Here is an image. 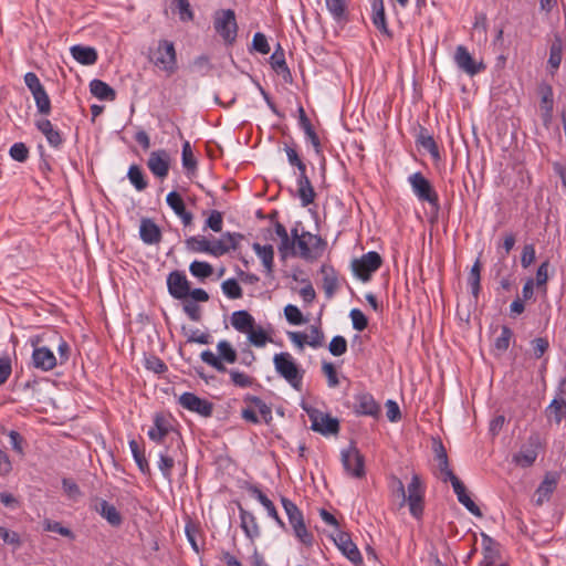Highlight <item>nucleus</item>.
Listing matches in <instances>:
<instances>
[{
    "instance_id": "f257e3e1",
    "label": "nucleus",
    "mask_w": 566,
    "mask_h": 566,
    "mask_svg": "<svg viewBox=\"0 0 566 566\" xmlns=\"http://www.w3.org/2000/svg\"><path fill=\"white\" fill-rule=\"evenodd\" d=\"M389 490L391 496L398 500V510L408 505L409 512L413 518H422L424 511L426 486L417 473L412 474L407 488L399 478L391 475L389 479Z\"/></svg>"
},
{
    "instance_id": "f03ea898",
    "label": "nucleus",
    "mask_w": 566,
    "mask_h": 566,
    "mask_svg": "<svg viewBox=\"0 0 566 566\" xmlns=\"http://www.w3.org/2000/svg\"><path fill=\"white\" fill-rule=\"evenodd\" d=\"M281 503L287 515L289 523L293 528L295 537L305 546H312L314 543V535L306 528L301 510L287 497L282 496Z\"/></svg>"
},
{
    "instance_id": "7ed1b4c3",
    "label": "nucleus",
    "mask_w": 566,
    "mask_h": 566,
    "mask_svg": "<svg viewBox=\"0 0 566 566\" xmlns=\"http://www.w3.org/2000/svg\"><path fill=\"white\" fill-rule=\"evenodd\" d=\"M214 31L226 44H233L238 35L235 13L232 9L218 10L213 14Z\"/></svg>"
},
{
    "instance_id": "20e7f679",
    "label": "nucleus",
    "mask_w": 566,
    "mask_h": 566,
    "mask_svg": "<svg viewBox=\"0 0 566 566\" xmlns=\"http://www.w3.org/2000/svg\"><path fill=\"white\" fill-rule=\"evenodd\" d=\"M276 373L284 378L293 388L300 389L303 379V371L300 370L290 353H279L273 357Z\"/></svg>"
},
{
    "instance_id": "39448f33",
    "label": "nucleus",
    "mask_w": 566,
    "mask_h": 566,
    "mask_svg": "<svg viewBox=\"0 0 566 566\" xmlns=\"http://www.w3.org/2000/svg\"><path fill=\"white\" fill-rule=\"evenodd\" d=\"M151 61L167 74L175 73L177 70V55L174 43L168 40H160L153 53Z\"/></svg>"
},
{
    "instance_id": "423d86ee",
    "label": "nucleus",
    "mask_w": 566,
    "mask_h": 566,
    "mask_svg": "<svg viewBox=\"0 0 566 566\" xmlns=\"http://www.w3.org/2000/svg\"><path fill=\"white\" fill-rule=\"evenodd\" d=\"M408 181L413 193L420 201L428 202L436 210L439 209V197L430 181L421 174L415 172L409 176Z\"/></svg>"
},
{
    "instance_id": "0eeeda50",
    "label": "nucleus",
    "mask_w": 566,
    "mask_h": 566,
    "mask_svg": "<svg viewBox=\"0 0 566 566\" xmlns=\"http://www.w3.org/2000/svg\"><path fill=\"white\" fill-rule=\"evenodd\" d=\"M311 420V429L323 436L337 434L339 431V421L328 413H324L315 408H305Z\"/></svg>"
},
{
    "instance_id": "6e6552de",
    "label": "nucleus",
    "mask_w": 566,
    "mask_h": 566,
    "mask_svg": "<svg viewBox=\"0 0 566 566\" xmlns=\"http://www.w3.org/2000/svg\"><path fill=\"white\" fill-rule=\"evenodd\" d=\"M340 460L347 474L356 479L365 476L364 455L353 443L347 449L342 450Z\"/></svg>"
},
{
    "instance_id": "1a4fd4ad",
    "label": "nucleus",
    "mask_w": 566,
    "mask_h": 566,
    "mask_svg": "<svg viewBox=\"0 0 566 566\" xmlns=\"http://www.w3.org/2000/svg\"><path fill=\"white\" fill-rule=\"evenodd\" d=\"M382 260L379 253L370 251L352 263L353 272L363 282L370 280L371 274L381 266Z\"/></svg>"
},
{
    "instance_id": "9d476101",
    "label": "nucleus",
    "mask_w": 566,
    "mask_h": 566,
    "mask_svg": "<svg viewBox=\"0 0 566 566\" xmlns=\"http://www.w3.org/2000/svg\"><path fill=\"white\" fill-rule=\"evenodd\" d=\"M300 249V256L305 260L315 259L321 255L324 250V240L316 234L304 231L300 238H297L296 244Z\"/></svg>"
},
{
    "instance_id": "9b49d317",
    "label": "nucleus",
    "mask_w": 566,
    "mask_h": 566,
    "mask_svg": "<svg viewBox=\"0 0 566 566\" xmlns=\"http://www.w3.org/2000/svg\"><path fill=\"white\" fill-rule=\"evenodd\" d=\"M352 408L357 416H367L375 419L379 418L381 411L374 396L367 391H359L353 396Z\"/></svg>"
},
{
    "instance_id": "f8f14e48",
    "label": "nucleus",
    "mask_w": 566,
    "mask_h": 566,
    "mask_svg": "<svg viewBox=\"0 0 566 566\" xmlns=\"http://www.w3.org/2000/svg\"><path fill=\"white\" fill-rule=\"evenodd\" d=\"M178 403L182 408H185L191 412H196L206 418L211 417V415L213 412V403L212 402H210L207 399H202L192 392H184L178 398Z\"/></svg>"
},
{
    "instance_id": "ddd939ff",
    "label": "nucleus",
    "mask_w": 566,
    "mask_h": 566,
    "mask_svg": "<svg viewBox=\"0 0 566 566\" xmlns=\"http://www.w3.org/2000/svg\"><path fill=\"white\" fill-rule=\"evenodd\" d=\"M169 294L176 300H184L189 296L190 283L181 271H172L167 277Z\"/></svg>"
},
{
    "instance_id": "4468645a",
    "label": "nucleus",
    "mask_w": 566,
    "mask_h": 566,
    "mask_svg": "<svg viewBox=\"0 0 566 566\" xmlns=\"http://www.w3.org/2000/svg\"><path fill=\"white\" fill-rule=\"evenodd\" d=\"M147 167L157 178H166L170 167L169 154L165 149L151 151L147 160Z\"/></svg>"
},
{
    "instance_id": "2eb2a0df",
    "label": "nucleus",
    "mask_w": 566,
    "mask_h": 566,
    "mask_svg": "<svg viewBox=\"0 0 566 566\" xmlns=\"http://www.w3.org/2000/svg\"><path fill=\"white\" fill-rule=\"evenodd\" d=\"M335 545L338 549L355 565L363 563V557L356 544L352 541L350 535L346 532L339 531L333 537Z\"/></svg>"
},
{
    "instance_id": "dca6fc26",
    "label": "nucleus",
    "mask_w": 566,
    "mask_h": 566,
    "mask_svg": "<svg viewBox=\"0 0 566 566\" xmlns=\"http://www.w3.org/2000/svg\"><path fill=\"white\" fill-rule=\"evenodd\" d=\"M454 62L461 71L471 76L480 73L484 69L482 63H476L473 60L472 55L464 45L457 46L454 53Z\"/></svg>"
},
{
    "instance_id": "f3484780",
    "label": "nucleus",
    "mask_w": 566,
    "mask_h": 566,
    "mask_svg": "<svg viewBox=\"0 0 566 566\" xmlns=\"http://www.w3.org/2000/svg\"><path fill=\"white\" fill-rule=\"evenodd\" d=\"M538 446V438L531 437L528 439V444L522 447L521 450L516 454H514L513 461L522 468L531 467L537 458Z\"/></svg>"
},
{
    "instance_id": "a211bd4d",
    "label": "nucleus",
    "mask_w": 566,
    "mask_h": 566,
    "mask_svg": "<svg viewBox=\"0 0 566 566\" xmlns=\"http://www.w3.org/2000/svg\"><path fill=\"white\" fill-rule=\"evenodd\" d=\"M32 363L35 368L49 371L56 366L57 358L48 347H35L32 353Z\"/></svg>"
},
{
    "instance_id": "6ab92c4d",
    "label": "nucleus",
    "mask_w": 566,
    "mask_h": 566,
    "mask_svg": "<svg viewBox=\"0 0 566 566\" xmlns=\"http://www.w3.org/2000/svg\"><path fill=\"white\" fill-rule=\"evenodd\" d=\"M371 21L375 28L388 38L392 36L387 24L384 0H370Z\"/></svg>"
},
{
    "instance_id": "aec40b11",
    "label": "nucleus",
    "mask_w": 566,
    "mask_h": 566,
    "mask_svg": "<svg viewBox=\"0 0 566 566\" xmlns=\"http://www.w3.org/2000/svg\"><path fill=\"white\" fill-rule=\"evenodd\" d=\"M483 566H496L501 562L500 545L492 537L482 534Z\"/></svg>"
},
{
    "instance_id": "412c9836",
    "label": "nucleus",
    "mask_w": 566,
    "mask_h": 566,
    "mask_svg": "<svg viewBox=\"0 0 566 566\" xmlns=\"http://www.w3.org/2000/svg\"><path fill=\"white\" fill-rule=\"evenodd\" d=\"M139 235L146 244H158L163 237L159 227L148 218L142 219Z\"/></svg>"
},
{
    "instance_id": "4be33fe9",
    "label": "nucleus",
    "mask_w": 566,
    "mask_h": 566,
    "mask_svg": "<svg viewBox=\"0 0 566 566\" xmlns=\"http://www.w3.org/2000/svg\"><path fill=\"white\" fill-rule=\"evenodd\" d=\"M242 238V234L235 232L223 233L220 239L213 241L216 256H221L227 254L230 250H235Z\"/></svg>"
},
{
    "instance_id": "5701e85b",
    "label": "nucleus",
    "mask_w": 566,
    "mask_h": 566,
    "mask_svg": "<svg viewBox=\"0 0 566 566\" xmlns=\"http://www.w3.org/2000/svg\"><path fill=\"white\" fill-rule=\"evenodd\" d=\"M433 452H434V459L438 462V468L440 471V479L443 482H448V473L453 472V471L450 469L447 450L440 439L433 440Z\"/></svg>"
},
{
    "instance_id": "b1692460",
    "label": "nucleus",
    "mask_w": 566,
    "mask_h": 566,
    "mask_svg": "<svg viewBox=\"0 0 566 566\" xmlns=\"http://www.w3.org/2000/svg\"><path fill=\"white\" fill-rule=\"evenodd\" d=\"M169 433L170 426L168 421L163 415L156 413L154 418V426L149 428L147 433L149 439L154 442L161 443Z\"/></svg>"
},
{
    "instance_id": "393cba45",
    "label": "nucleus",
    "mask_w": 566,
    "mask_h": 566,
    "mask_svg": "<svg viewBox=\"0 0 566 566\" xmlns=\"http://www.w3.org/2000/svg\"><path fill=\"white\" fill-rule=\"evenodd\" d=\"M325 4L336 22H347L349 20V0H325Z\"/></svg>"
},
{
    "instance_id": "a878e982",
    "label": "nucleus",
    "mask_w": 566,
    "mask_h": 566,
    "mask_svg": "<svg viewBox=\"0 0 566 566\" xmlns=\"http://www.w3.org/2000/svg\"><path fill=\"white\" fill-rule=\"evenodd\" d=\"M270 62L272 65V69L283 76V80L286 83L292 82V74L290 72V69L286 64L284 51L282 50L281 45L279 44L276 50L273 52V54L270 57Z\"/></svg>"
},
{
    "instance_id": "bb28decb",
    "label": "nucleus",
    "mask_w": 566,
    "mask_h": 566,
    "mask_svg": "<svg viewBox=\"0 0 566 566\" xmlns=\"http://www.w3.org/2000/svg\"><path fill=\"white\" fill-rule=\"evenodd\" d=\"M70 51L73 59L83 65H92L97 61V52L92 46L76 44Z\"/></svg>"
},
{
    "instance_id": "cd10ccee",
    "label": "nucleus",
    "mask_w": 566,
    "mask_h": 566,
    "mask_svg": "<svg viewBox=\"0 0 566 566\" xmlns=\"http://www.w3.org/2000/svg\"><path fill=\"white\" fill-rule=\"evenodd\" d=\"M321 272L323 274V289L325 295L328 300H331L338 290L339 282L337 273L332 266L327 265H323Z\"/></svg>"
},
{
    "instance_id": "c85d7f7f",
    "label": "nucleus",
    "mask_w": 566,
    "mask_h": 566,
    "mask_svg": "<svg viewBox=\"0 0 566 566\" xmlns=\"http://www.w3.org/2000/svg\"><path fill=\"white\" fill-rule=\"evenodd\" d=\"M239 512H240L241 527L244 531L247 537H249L252 541L254 538L259 537L260 536V527L258 525L255 516L251 512L242 509L241 506L239 507Z\"/></svg>"
},
{
    "instance_id": "c756f323",
    "label": "nucleus",
    "mask_w": 566,
    "mask_h": 566,
    "mask_svg": "<svg viewBox=\"0 0 566 566\" xmlns=\"http://www.w3.org/2000/svg\"><path fill=\"white\" fill-rule=\"evenodd\" d=\"M297 193L301 199L302 206L307 207L314 202L316 193L311 184L308 176L297 177Z\"/></svg>"
},
{
    "instance_id": "7c9ffc66",
    "label": "nucleus",
    "mask_w": 566,
    "mask_h": 566,
    "mask_svg": "<svg viewBox=\"0 0 566 566\" xmlns=\"http://www.w3.org/2000/svg\"><path fill=\"white\" fill-rule=\"evenodd\" d=\"M231 325L238 332L247 334L255 325V321L248 311L241 310L232 313Z\"/></svg>"
},
{
    "instance_id": "2f4dec72",
    "label": "nucleus",
    "mask_w": 566,
    "mask_h": 566,
    "mask_svg": "<svg viewBox=\"0 0 566 566\" xmlns=\"http://www.w3.org/2000/svg\"><path fill=\"white\" fill-rule=\"evenodd\" d=\"M36 128L46 137L48 143L52 147H59L63 143V138L59 130L54 129L49 119H41L36 122Z\"/></svg>"
},
{
    "instance_id": "473e14b6",
    "label": "nucleus",
    "mask_w": 566,
    "mask_h": 566,
    "mask_svg": "<svg viewBox=\"0 0 566 566\" xmlns=\"http://www.w3.org/2000/svg\"><path fill=\"white\" fill-rule=\"evenodd\" d=\"M252 249L256 253V255L261 259L268 275H271L273 272L274 265V249L271 244L261 245L260 243H253Z\"/></svg>"
},
{
    "instance_id": "72a5a7b5",
    "label": "nucleus",
    "mask_w": 566,
    "mask_h": 566,
    "mask_svg": "<svg viewBox=\"0 0 566 566\" xmlns=\"http://www.w3.org/2000/svg\"><path fill=\"white\" fill-rule=\"evenodd\" d=\"M186 245L189 250L193 252L208 253L216 256L213 241L211 242L207 240L205 237H190L186 240Z\"/></svg>"
},
{
    "instance_id": "f704fd0d",
    "label": "nucleus",
    "mask_w": 566,
    "mask_h": 566,
    "mask_svg": "<svg viewBox=\"0 0 566 566\" xmlns=\"http://www.w3.org/2000/svg\"><path fill=\"white\" fill-rule=\"evenodd\" d=\"M417 143L423 149L428 150L429 154L431 155V157L434 160H439L440 159V153H439L438 145L434 142L433 137L428 133L427 129L421 128V130H420V133L418 135V138H417Z\"/></svg>"
},
{
    "instance_id": "c9c22d12",
    "label": "nucleus",
    "mask_w": 566,
    "mask_h": 566,
    "mask_svg": "<svg viewBox=\"0 0 566 566\" xmlns=\"http://www.w3.org/2000/svg\"><path fill=\"white\" fill-rule=\"evenodd\" d=\"M129 448H130V451L133 453V457H134V460L138 467V469L140 470L142 473L144 474H150V467H149V463L145 457V452L144 450H142L139 448V444L137 443V441L135 440H132L129 441Z\"/></svg>"
},
{
    "instance_id": "e433bc0d",
    "label": "nucleus",
    "mask_w": 566,
    "mask_h": 566,
    "mask_svg": "<svg viewBox=\"0 0 566 566\" xmlns=\"http://www.w3.org/2000/svg\"><path fill=\"white\" fill-rule=\"evenodd\" d=\"M249 342L255 347H264L266 343L272 342V338L263 329L262 326H253L248 333Z\"/></svg>"
},
{
    "instance_id": "4c0bfd02",
    "label": "nucleus",
    "mask_w": 566,
    "mask_h": 566,
    "mask_svg": "<svg viewBox=\"0 0 566 566\" xmlns=\"http://www.w3.org/2000/svg\"><path fill=\"white\" fill-rule=\"evenodd\" d=\"M175 467V458L168 453V450L159 453V462L158 468L163 474V476L167 481H171V470Z\"/></svg>"
},
{
    "instance_id": "58836bf2",
    "label": "nucleus",
    "mask_w": 566,
    "mask_h": 566,
    "mask_svg": "<svg viewBox=\"0 0 566 566\" xmlns=\"http://www.w3.org/2000/svg\"><path fill=\"white\" fill-rule=\"evenodd\" d=\"M546 411L547 416L553 417L556 423H560L566 418V401L564 399H554Z\"/></svg>"
},
{
    "instance_id": "ea45409f",
    "label": "nucleus",
    "mask_w": 566,
    "mask_h": 566,
    "mask_svg": "<svg viewBox=\"0 0 566 566\" xmlns=\"http://www.w3.org/2000/svg\"><path fill=\"white\" fill-rule=\"evenodd\" d=\"M127 177L136 190L143 191L147 188V180L145 179L143 170L137 165L129 167Z\"/></svg>"
},
{
    "instance_id": "a19ab883",
    "label": "nucleus",
    "mask_w": 566,
    "mask_h": 566,
    "mask_svg": "<svg viewBox=\"0 0 566 566\" xmlns=\"http://www.w3.org/2000/svg\"><path fill=\"white\" fill-rule=\"evenodd\" d=\"M32 96L35 101L38 112L42 115H49L51 113V101L44 87L33 92Z\"/></svg>"
},
{
    "instance_id": "79ce46f5",
    "label": "nucleus",
    "mask_w": 566,
    "mask_h": 566,
    "mask_svg": "<svg viewBox=\"0 0 566 566\" xmlns=\"http://www.w3.org/2000/svg\"><path fill=\"white\" fill-rule=\"evenodd\" d=\"M189 271H190V273L193 276H196V277H198L200 280H205V279L209 277L210 275H212L213 268L208 262H205V261H193L189 265Z\"/></svg>"
},
{
    "instance_id": "37998d69",
    "label": "nucleus",
    "mask_w": 566,
    "mask_h": 566,
    "mask_svg": "<svg viewBox=\"0 0 566 566\" xmlns=\"http://www.w3.org/2000/svg\"><path fill=\"white\" fill-rule=\"evenodd\" d=\"M219 358L228 364H234L238 359L237 352L228 340H220L217 345Z\"/></svg>"
},
{
    "instance_id": "c03bdc74",
    "label": "nucleus",
    "mask_w": 566,
    "mask_h": 566,
    "mask_svg": "<svg viewBox=\"0 0 566 566\" xmlns=\"http://www.w3.org/2000/svg\"><path fill=\"white\" fill-rule=\"evenodd\" d=\"M562 41L559 38H555L549 49L548 65L552 72H555L562 63Z\"/></svg>"
},
{
    "instance_id": "a18cd8bd",
    "label": "nucleus",
    "mask_w": 566,
    "mask_h": 566,
    "mask_svg": "<svg viewBox=\"0 0 566 566\" xmlns=\"http://www.w3.org/2000/svg\"><path fill=\"white\" fill-rule=\"evenodd\" d=\"M127 510L124 509L123 502L117 505H108V525L118 527L122 525Z\"/></svg>"
},
{
    "instance_id": "49530a36",
    "label": "nucleus",
    "mask_w": 566,
    "mask_h": 566,
    "mask_svg": "<svg viewBox=\"0 0 566 566\" xmlns=\"http://www.w3.org/2000/svg\"><path fill=\"white\" fill-rule=\"evenodd\" d=\"M556 488V480L548 475L545 476L544 481L539 484L536 493L538 494L537 503L541 504L544 500H548L551 494Z\"/></svg>"
},
{
    "instance_id": "de8ad7c7",
    "label": "nucleus",
    "mask_w": 566,
    "mask_h": 566,
    "mask_svg": "<svg viewBox=\"0 0 566 566\" xmlns=\"http://www.w3.org/2000/svg\"><path fill=\"white\" fill-rule=\"evenodd\" d=\"M245 400L250 401L259 410L265 423H270L272 421V409L261 398L256 396H248Z\"/></svg>"
},
{
    "instance_id": "09e8293b",
    "label": "nucleus",
    "mask_w": 566,
    "mask_h": 566,
    "mask_svg": "<svg viewBox=\"0 0 566 566\" xmlns=\"http://www.w3.org/2000/svg\"><path fill=\"white\" fill-rule=\"evenodd\" d=\"M222 292L231 300L241 298L243 295L242 289L234 279H228L221 284Z\"/></svg>"
},
{
    "instance_id": "8fccbe9b",
    "label": "nucleus",
    "mask_w": 566,
    "mask_h": 566,
    "mask_svg": "<svg viewBox=\"0 0 566 566\" xmlns=\"http://www.w3.org/2000/svg\"><path fill=\"white\" fill-rule=\"evenodd\" d=\"M249 492L254 496L268 511L269 515H275V506L273 502L255 485L249 488Z\"/></svg>"
},
{
    "instance_id": "3c124183",
    "label": "nucleus",
    "mask_w": 566,
    "mask_h": 566,
    "mask_svg": "<svg viewBox=\"0 0 566 566\" xmlns=\"http://www.w3.org/2000/svg\"><path fill=\"white\" fill-rule=\"evenodd\" d=\"M172 6L181 21H191L193 12L188 0H172Z\"/></svg>"
},
{
    "instance_id": "603ef678",
    "label": "nucleus",
    "mask_w": 566,
    "mask_h": 566,
    "mask_svg": "<svg viewBox=\"0 0 566 566\" xmlns=\"http://www.w3.org/2000/svg\"><path fill=\"white\" fill-rule=\"evenodd\" d=\"M286 321L292 325H301L305 323L302 312L295 305L289 304L284 307Z\"/></svg>"
},
{
    "instance_id": "864d4df0",
    "label": "nucleus",
    "mask_w": 566,
    "mask_h": 566,
    "mask_svg": "<svg viewBox=\"0 0 566 566\" xmlns=\"http://www.w3.org/2000/svg\"><path fill=\"white\" fill-rule=\"evenodd\" d=\"M166 201H167V205L174 210V212L177 216H179L186 211L185 202L178 192H176V191L169 192L167 195Z\"/></svg>"
},
{
    "instance_id": "5fc2aeb1",
    "label": "nucleus",
    "mask_w": 566,
    "mask_h": 566,
    "mask_svg": "<svg viewBox=\"0 0 566 566\" xmlns=\"http://www.w3.org/2000/svg\"><path fill=\"white\" fill-rule=\"evenodd\" d=\"M229 374L231 377V381L237 387L248 388V387H251L253 384V378L242 371L231 369V370H229Z\"/></svg>"
},
{
    "instance_id": "6e6d98bb",
    "label": "nucleus",
    "mask_w": 566,
    "mask_h": 566,
    "mask_svg": "<svg viewBox=\"0 0 566 566\" xmlns=\"http://www.w3.org/2000/svg\"><path fill=\"white\" fill-rule=\"evenodd\" d=\"M328 349L333 356H342L347 350V340L340 335L334 336L329 343Z\"/></svg>"
},
{
    "instance_id": "4d7b16f0",
    "label": "nucleus",
    "mask_w": 566,
    "mask_h": 566,
    "mask_svg": "<svg viewBox=\"0 0 566 566\" xmlns=\"http://www.w3.org/2000/svg\"><path fill=\"white\" fill-rule=\"evenodd\" d=\"M9 154L12 159L24 163L29 157V149L24 143H15L10 147Z\"/></svg>"
},
{
    "instance_id": "13d9d810",
    "label": "nucleus",
    "mask_w": 566,
    "mask_h": 566,
    "mask_svg": "<svg viewBox=\"0 0 566 566\" xmlns=\"http://www.w3.org/2000/svg\"><path fill=\"white\" fill-rule=\"evenodd\" d=\"M62 488L69 499L73 501H77L82 496L78 485L72 479L64 478L62 480Z\"/></svg>"
},
{
    "instance_id": "bf43d9fd",
    "label": "nucleus",
    "mask_w": 566,
    "mask_h": 566,
    "mask_svg": "<svg viewBox=\"0 0 566 566\" xmlns=\"http://www.w3.org/2000/svg\"><path fill=\"white\" fill-rule=\"evenodd\" d=\"M349 317L352 318L353 328L361 332L368 325V319L366 315L358 308H353L349 313Z\"/></svg>"
},
{
    "instance_id": "052dcab7",
    "label": "nucleus",
    "mask_w": 566,
    "mask_h": 566,
    "mask_svg": "<svg viewBox=\"0 0 566 566\" xmlns=\"http://www.w3.org/2000/svg\"><path fill=\"white\" fill-rule=\"evenodd\" d=\"M513 336V332L507 326H502L500 336L495 339V347L499 350L505 352L510 346V340Z\"/></svg>"
},
{
    "instance_id": "680f3d73",
    "label": "nucleus",
    "mask_w": 566,
    "mask_h": 566,
    "mask_svg": "<svg viewBox=\"0 0 566 566\" xmlns=\"http://www.w3.org/2000/svg\"><path fill=\"white\" fill-rule=\"evenodd\" d=\"M223 226L222 213L218 210H212L208 219L206 220V227L214 232H221Z\"/></svg>"
},
{
    "instance_id": "e2e57ef3",
    "label": "nucleus",
    "mask_w": 566,
    "mask_h": 566,
    "mask_svg": "<svg viewBox=\"0 0 566 566\" xmlns=\"http://www.w3.org/2000/svg\"><path fill=\"white\" fill-rule=\"evenodd\" d=\"M192 69L200 75H206L212 69L210 59L207 55H200L192 61Z\"/></svg>"
},
{
    "instance_id": "0e129e2a",
    "label": "nucleus",
    "mask_w": 566,
    "mask_h": 566,
    "mask_svg": "<svg viewBox=\"0 0 566 566\" xmlns=\"http://www.w3.org/2000/svg\"><path fill=\"white\" fill-rule=\"evenodd\" d=\"M196 165H197V161L193 156L190 143L185 142L182 145V166L189 170V169H195Z\"/></svg>"
},
{
    "instance_id": "69168bd1",
    "label": "nucleus",
    "mask_w": 566,
    "mask_h": 566,
    "mask_svg": "<svg viewBox=\"0 0 566 566\" xmlns=\"http://www.w3.org/2000/svg\"><path fill=\"white\" fill-rule=\"evenodd\" d=\"M252 48H253V50H255L256 52H259L261 54H268L270 52V45H269L268 39L261 32H256L254 34L253 40H252Z\"/></svg>"
},
{
    "instance_id": "338daca9",
    "label": "nucleus",
    "mask_w": 566,
    "mask_h": 566,
    "mask_svg": "<svg viewBox=\"0 0 566 566\" xmlns=\"http://www.w3.org/2000/svg\"><path fill=\"white\" fill-rule=\"evenodd\" d=\"M536 258L535 247L534 244H525L523 248L522 256H521V264L524 269H527Z\"/></svg>"
},
{
    "instance_id": "774afa93",
    "label": "nucleus",
    "mask_w": 566,
    "mask_h": 566,
    "mask_svg": "<svg viewBox=\"0 0 566 566\" xmlns=\"http://www.w3.org/2000/svg\"><path fill=\"white\" fill-rule=\"evenodd\" d=\"M90 92L93 96L101 101L106 99V82L101 80H93L90 83Z\"/></svg>"
}]
</instances>
